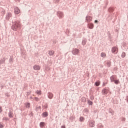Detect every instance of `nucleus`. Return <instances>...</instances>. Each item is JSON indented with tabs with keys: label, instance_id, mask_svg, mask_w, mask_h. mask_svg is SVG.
<instances>
[{
	"label": "nucleus",
	"instance_id": "f257e3e1",
	"mask_svg": "<svg viewBox=\"0 0 128 128\" xmlns=\"http://www.w3.org/2000/svg\"><path fill=\"white\" fill-rule=\"evenodd\" d=\"M20 26V24L18 23H16V24L12 26V28L13 30H18Z\"/></svg>",
	"mask_w": 128,
	"mask_h": 128
},
{
	"label": "nucleus",
	"instance_id": "f03ea898",
	"mask_svg": "<svg viewBox=\"0 0 128 128\" xmlns=\"http://www.w3.org/2000/svg\"><path fill=\"white\" fill-rule=\"evenodd\" d=\"M20 10L18 8L16 7L14 8V14H20Z\"/></svg>",
	"mask_w": 128,
	"mask_h": 128
},
{
	"label": "nucleus",
	"instance_id": "7ed1b4c3",
	"mask_svg": "<svg viewBox=\"0 0 128 128\" xmlns=\"http://www.w3.org/2000/svg\"><path fill=\"white\" fill-rule=\"evenodd\" d=\"M33 68L35 70H40V66L38 65H34L33 66Z\"/></svg>",
	"mask_w": 128,
	"mask_h": 128
},
{
	"label": "nucleus",
	"instance_id": "20e7f679",
	"mask_svg": "<svg viewBox=\"0 0 128 128\" xmlns=\"http://www.w3.org/2000/svg\"><path fill=\"white\" fill-rule=\"evenodd\" d=\"M92 20V16H87L86 17V22H90Z\"/></svg>",
	"mask_w": 128,
	"mask_h": 128
},
{
	"label": "nucleus",
	"instance_id": "39448f33",
	"mask_svg": "<svg viewBox=\"0 0 128 128\" xmlns=\"http://www.w3.org/2000/svg\"><path fill=\"white\" fill-rule=\"evenodd\" d=\"M89 126H90V128H94V121H90Z\"/></svg>",
	"mask_w": 128,
	"mask_h": 128
},
{
	"label": "nucleus",
	"instance_id": "423d86ee",
	"mask_svg": "<svg viewBox=\"0 0 128 128\" xmlns=\"http://www.w3.org/2000/svg\"><path fill=\"white\" fill-rule=\"evenodd\" d=\"M108 90H106V89H104L102 90V94L106 96V94H108Z\"/></svg>",
	"mask_w": 128,
	"mask_h": 128
},
{
	"label": "nucleus",
	"instance_id": "0eeeda50",
	"mask_svg": "<svg viewBox=\"0 0 128 128\" xmlns=\"http://www.w3.org/2000/svg\"><path fill=\"white\" fill-rule=\"evenodd\" d=\"M72 54H78L79 52H78V49H74L73 51H72Z\"/></svg>",
	"mask_w": 128,
	"mask_h": 128
},
{
	"label": "nucleus",
	"instance_id": "6e6552de",
	"mask_svg": "<svg viewBox=\"0 0 128 128\" xmlns=\"http://www.w3.org/2000/svg\"><path fill=\"white\" fill-rule=\"evenodd\" d=\"M48 98L50 99L52 98H54V94H52V93H48Z\"/></svg>",
	"mask_w": 128,
	"mask_h": 128
},
{
	"label": "nucleus",
	"instance_id": "1a4fd4ad",
	"mask_svg": "<svg viewBox=\"0 0 128 128\" xmlns=\"http://www.w3.org/2000/svg\"><path fill=\"white\" fill-rule=\"evenodd\" d=\"M94 24H92V23H90L88 24V27L90 28V29H92L94 28Z\"/></svg>",
	"mask_w": 128,
	"mask_h": 128
},
{
	"label": "nucleus",
	"instance_id": "9d476101",
	"mask_svg": "<svg viewBox=\"0 0 128 128\" xmlns=\"http://www.w3.org/2000/svg\"><path fill=\"white\" fill-rule=\"evenodd\" d=\"M118 50V48L116 47H114L112 48V52H116Z\"/></svg>",
	"mask_w": 128,
	"mask_h": 128
},
{
	"label": "nucleus",
	"instance_id": "9b49d317",
	"mask_svg": "<svg viewBox=\"0 0 128 128\" xmlns=\"http://www.w3.org/2000/svg\"><path fill=\"white\" fill-rule=\"evenodd\" d=\"M48 116V112H44L42 114V117L43 118H46V116Z\"/></svg>",
	"mask_w": 128,
	"mask_h": 128
},
{
	"label": "nucleus",
	"instance_id": "f8f14e48",
	"mask_svg": "<svg viewBox=\"0 0 128 128\" xmlns=\"http://www.w3.org/2000/svg\"><path fill=\"white\" fill-rule=\"evenodd\" d=\"M111 82H114L116 80V76H112L110 78Z\"/></svg>",
	"mask_w": 128,
	"mask_h": 128
},
{
	"label": "nucleus",
	"instance_id": "ddd939ff",
	"mask_svg": "<svg viewBox=\"0 0 128 128\" xmlns=\"http://www.w3.org/2000/svg\"><path fill=\"white\" fill-rule=\"evenodd\" d=\"M8 116L9 118H14V114L12 112H10L8 113Z\"/></svg>",
	"mask_w": 128,
	"mask_h": 128
},
{
	"label": "nucleus",
	"instance_id": "4468645a",
	"mask_svg": "<svg viewBox=\"0 0 128 128\" xmlns=\"http://www.w3.org/2000/svg\"><path fill=\"white\" fill-rule=\"evenodd\" d=\"M40 128H44V122H41L40 124Z\"/></svg>",
	"mask_w": 128,
	"mask_h": 128
},
{
	"label": "nucleus",
	"instance_id": "2eb2a0df",
	"mask_svg": "<svg viewBox=\"0 0 128 128\" xmlns=\"http://www.w3.org/2000/svg\"><path fill=\"white\" fill-rule=\"evenodd\" d=\"M54 54V52L52 50L49 51V52H48L49 56H53Z\"/></svg>",
	"mask_w": 128,
	"mask_h": 128
},
{
	"label": "nucleus",
	"instance_id": "dca6fc26",
	"mask_svg": "<svg viewBox=\"0 0 128 128\" xmlns=\"http://www.w3.org/2000/svg\"><path fill=\"white\" fill-rule=\"evenodd\" d=\"M102 58H106V54L104 52H102L101 53V54H100Z\"/></svg>",
	"mask_w": 128,
	"mask_h": 128
},
{
	"label": "nucleus",
	"instance_id": "f3484780",
	"mask_svg": "<svg viewBox=\"0 0 128 128\" xmlns=\"http://www.w3.org/2000/svg\"><path fill=\"white\" fill-rule=\"evenodd\" d=\"M114 82L116 84H120V80H114Z\"/></svg>",
	"mask_w": 128,
	"mask_h": 128
},
{
	"label": "nucleus",
	"instance_id": "a211bd4d",
	"mask_svg": "<svg viewBox=\"0 0 128 128\" xmlns=\"http://www.w3.org/2000/svg\"><path fill=\"white\" fill-rule=\"evenodd\" d=\"M36 93L37 94H42V91L38 90L36 92Z\"/></svg>",
	"mask_w": 128,
	"mask_h": 128
},
{
	"label": "nucleus",
	"instance_id": "6ab92c4d",
	"mask_svg": "<svg viewBox=\"0 0 128 128\" xmlns=\"http://www.w3.org/2000/svg\"><path fill=\"white\" fill-rule=\"evenodd\" d=\"M30 103H26V108H30Z\"/></svg>",
	"mask_w": 128,
	"mask_h": 128
},
{
	"label": "nucleus",
	"instance_id": "aec40b11",
	"mask_svg": "<svg viewBox=\"0 0 128 128\" xmlns=\"http://www.w3.org/2000/svg\"><path fill=\"white\" fill-rule=\"evenodd\" d=\"M88 102V104H89L90 106H92V101H90V100H89V101Z\"/></svg>",
	"mask_w": 128,
	"mask_h": 128
},
{
	"label": "nucleus",
	"instance_id": "412c9836",
	"mask_svg": "<svg viewBox=\"0 0 128 128\" xmlns=\"http://www.w3.org/2000/svg\"><path fill=\"white\" fill-rule=\"evenodd\" d=\"M95 84H96V86H100V82H97L95 83Z\"/></svg>",
	"mask_w": 128,
	"mask_h": 128
},
{
	"label": "nucleus",
	"instance_id": "4be33fe9",
	"mask_svg": "<svg viewBox=\"0 0 128 128\" xmlns=\"http://www.w3.org/2000/svg\"><path fill=\"white\" fill-rule=\"evenodd\" d=\"M4 128V125H2V124L0 123V128Z\"/></svg>",
	"mask_w": 128,
	"mask_h": 128
},
{
	"label": "nucleus",
	"instance_id": "5701e85b",
	"mask_svg": "<svg viewBox=\"0 0 128 128\" xmlns=\"http://www.w3.org/2000/svg\"><path fill=\"white\" fill-rule=\"evenodd\" d=\"M80 122H82L84 120V117H80Z\"/></svg>",
	"mask_w": 128,
	"mask_h": 128
},
{
	"label": "nucleus",
	"instance_id": "b1692460",
	"mask_svg": "<svg viewBox=\"0 0 128 128\" xmlns=\"http://www.w3.org/2000/svg\"><path fill=\"white\" fill-rule=\"evenodd\" d=\"M8 120V119L7 118H6V117H4V118H3V120Z\"/></svg>",
	"mask_w": 128,
	"mask_h": 128
},
{
	"label": "nucleus",
	"instance_id": "393cba45",
	"mask_svg": "<svg viewBox=\"0 0 128 128\" xmlns=\"http://www.w3.org/2000/svg\"><path fill=\"white\" fill-rule=\"evenodd\" d=\"M2 112V108L0 106V112Z\"/></svg>",
	"mask_w": 128,
	"mask_h": 128
},
{
	"label": "nucleus",
	"instance_id": "a878e982",
	"mask_svg": "<svg viewBox=\"0 0 128 128\" xmlns=\"http://www.w3.org/2000/svg\"><path fill=\"white\" fill-rule=\"evenodd\" d=\"M122 122H124V120H126V118H122Z\"/></svg>",
	"mask_w": 128,
	"mask_h": 128
},
{
	"label": "nucleus",
	"instance_id": "bb28decb",
	"mask_svg": "<svg viewBox=\"0 0 128 128\" xmlns=\"http://www.w3.org/2000/svg\"><path fill=\"white\" fill-rule=\"evenodd\" d=\"M82 44L84 46L86 44V42H82Z\"/></svg>",
	"mask_w": 128,
	"mask_h": 128
},
{
	"label": "nucleus",
	"instance_id": "cd10ccee",
	"mask_svg": "<svg viewBox=\"0 0 128 128\" xmlns=\"http://www.w3.org/2000/svg\"><path fill=\"white\" fill-rule=\"evenodd\" d=\"M94 22H95V23H96V22H98L97 20H95Z\"/></svg>",
	"mask_w": 128,
	"mask_h": 128
},
{
	"label": "nucleus",
	"instance_id": "c85d7f7f",
	"mask_svg": "<svg viewBox=\"0 0 128 128\" xmlns=\"http://www.w3.org/2000/svg\"><path fill=\"white\" fill-rule=\"evenodd\" d=\"M61 128H66V126H62Z\"/></svg>",
	"mask_w": 128,
	"mask_h": 128
},
{
	"label": "nucleus",
	"instance_id": "c756f323",
	"mask_svg": "<svg viewBox=\"0 0 128 128\" xmlns=\"http://www.w3.org/2000/svg\"><path fill=\"white\" fill-rule=\"evenodd\" d=\"M36 100L38 102V98H36Z\"/></svg>",
	"mask_w": 128,
	"mask_h": 128
},
{
	"label": "nucleus",
	"instance_id": "7c9ffc66",
	"mask_svg": "<svg viewBox=\"0 0 128 128\" xmlns=\"http://www.w3.org/2000/svg\"><path fill=\"white\" fill-rule=\"evenodd\" d=\"M38 108H40V106H39V107H38Z\"/></svg>",
	"mask_w": 128,
	"mask_h": 128
},
{
	"label": "nucleus",
	"instance_id": "2f4dec72",
	"mask_svg": "<svg viewBox=\"0 0 128 128\" xmlns=\"http://www.w3.org/2000/svg\"><path fill=\"white\" fill-rule=\"evenodd\" d=\"M56 2H58V0H57V1H56Z\"/></svg>",
	"mask_w": 128,
	"mask_h": 128
},
{
	"label": "nucleus",
	"instance_id": "473e14b6",
	"mask_svg": "<svg viewBox=\"0 0 128 128\" xmlns=\"http://www.w3.org/2000/svg\"><path fill=\"white\" fill-rule=\"evenodd\" d=\"M123 54H124V53H123Z\"/></svg>",
	"mask_w": 128,
	"mask_h": 128
}]
</instances>
